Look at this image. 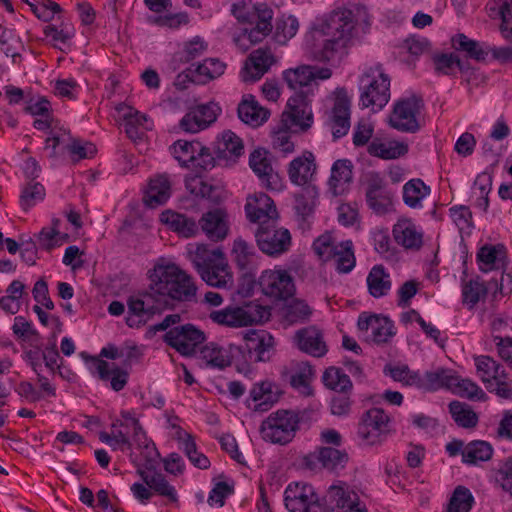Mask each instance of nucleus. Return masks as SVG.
Returning <instances> with one entry per match:
<instances>
[{
	"label": "nucleus",
	"mask_w": 512,
	"mask_h": 512,
	"mask_svg": "<svg viewBox=\"0 0 512 512\" xmlns=\"http://www.w3.org/2000/svg\"><path fill=\"white\" fill-rule=\"evenodd\" d=\"M354 14L348 9L331 12L312 31L315 58L335 62L347 54L346 49L354 29Z\"/></svg>",
	"instance_id": "1"
},
{
	"label": "nucleus",
	"mask_w": 512,
	"mask_h": 512,
	"mask_svg": "<svg viewBox=\"0 0 512 512\" xmlns=\"http://www.w3.org/2000/svg\"><path fill=\"white\" fill-rule=\"evenodd\" d=\"M325 506L319 503L312 486L304 482L290 484V512H367L358 495L345 483L329 487Z\"/></svg>",
	"instance_id": "2"
},
{
	"label": "nucleus",
	"mask_w": 512,
	"mask_h": 512,
	"mask_svg": "<svg viewBox=\"0 0 512 512\" xmlns=\"http://www.w3.org/2000/svg\"><path fill=\"white\" fill-rule=\"evenodd\" d=\"M152 294L164 309L196 299L197 287L192 278L174 263H158L150 274Z\"/></svg>",
	"instance_id": "3"
},
{
	"label": "nucleus",
	"mask_w": 512,
	"mask_h": 512,
	"mask_svg": "<svg viewBox=\"0 0 512 512\" xmlns=\"http://www.w3.org/2000/svg\"><path fill=\"white\" fill-rule=\"evenodd\" d=\"M360 104L363 108L381 110L390 99V78L381 66L370 68L360 78Z\"/></svg>",
	"instance_id": "4"
},
{
	"label": "nucleus",
	"mask_w": 512,
	"mask_h": 512,
	"mask_svg": "<svg viewBox=\"0 0 512 512\" xmlns=\"http://www.w3.org/2000/svg\"><path fill=\"white\" fill-rule=\"evenodd\" d=\"M270 317V310L256 301L245 302L241 306H229L213 311L210 318L213 322L228 327H244L262 323Z\"/></svg>",
	"instance_id": "5"
},
{
	"label": "nucleus",
	"mask_w": 512,
	"mask_h": 512,
	"mask_svg": "<svg viewBox=\"0 0 512 512\" xmlns=\"http://www.w3.org/2000/svg\"><path fill=\"white\" fill-rule=\"evenodd\" d=\"M126 324L131 328L145 325L153 316L164 309L152 294L150 287L142 292L131 295L127 299Z\"/></svg>",
	"instance_id": "6"
},
{
	"label": "nucleus",
	"mask_w": 512,
	"mask_h": 512,
	"mask_svg": "<svg viewBox=\"0 0 512 512\" xmlns=\"http://www.w3.org/2000/svg\"><path fill=\"white\" fill-rule=\"evenodd\" d=\"M237 350L246 362L269 361L274 352V338L265 330L251 329L243 333V344Z\"/></svg>",
	"instance_id": "7"
},
{
	"label": "nucleus",
	"mask_w": 512,
	"mask_h": 512,
	"mask_svg": "<svg viewBox=\"0 0 512 512\" xmlns=\"http://www.w3.org/2000/svg\"><path fill=\"white\" fill-rule=\"evenodd\" d=\"M313 122L314 117L308 91L296 90V87L290 84V134L307 132Z\"/></svg>",
	"instance_id": "8"
},
{
	"label": "nucleus",
	"mask_w": 512,
	"mask_h": 512,
	"mask_svg": "<svg viewBox=\"0 0 512 512\" xmlns=\"http://www.w3.org/2000/svg\"><path fill=\"white\" fill-rule=\"evenodd\" d=\"M318 189L315 185H306L293 192V210L297 227L301 233L310 230L318 204Z\"/></svg>",
	"instance_id": "9"
},
{
	"label": "nucleus",
	"mask_w": 512,
	"mask_h": 512,
	"mask_svg": "<svg viewBox=\"0 0 512 512\" xmlns=\"http://www.w3.org/2000/svg\"><path fill=\"white\" fill-rule=\"evenodd\" d=\"M390 417L381 408L366 411L358 425L357 435L364 444L375 445L382 441L388 431Z\"/></svg>",
	"instance_id": "10"
},
{
	"label": "nucleus",
	"mask_w": 512,
	"mask_h": 512,
	"mask_svg": "<svg viewBox=\"0 0 512 512\" xmlns=\"http://www.w3.org/2000/svg\"><path fill=\"white\" fill-rule=\"evenodd\" d=\"M422 107V99L416 96L399 100L390 115V125L401 132H416L420 128L416 117Z\"/></svg>",
	"instance_id": "11"
},
{
	"label": "nucleus",
	"mask_w": 512,
	"mask_h": 512,
	"mask_svg": "<svg viewBox=\"0 0 512 512\" xmlns=\"http://www.w3.org/2000/svg\"><path fill=\"white\" fill-rule=\"evenodd\" d=\"M204 340V332L192 324L176 326L164 335V341L184 356L193 355Z\"/></svg>",
	"instance_id": "12"
},
{
	"label": "nucleus",
	"mask_w": 512,
	"mask_h": 512,
	"mask_svg": "<svg viewBox=\"0 0 512 512\" xmlns=\"http://www.w3.org/2000/svg\"><path fill=\"white\" fill-rule=\"evenodd\" d=\"M221 107L216 102L199 104L189 109L179 122L184 132L198 133L210 127L221 114Z\"/></svg>",
	"instance_id": "13"
},
{
	"label": "nucleus",
	"mask_w": 512,
	"mask_h": 512,
	"mask_svg": "<svg viewBox=\"0 0 512 512\" xmlns=\"http://www.w3.org/2000/svg\"><path fill=\"white\" fill-rule=\"evenodd\" d=\"M244 209L249 222L257 227L277 224L279 216L274 201L265 193L249 195Z\"/></svg>",
	"instance_id": "14"
},
{
	"label": "nucleus",
	"mask_w": 512,
	"mask_h": 512,
	"mask_svg": "<svg viewBox=\"0 0 512 512\" xmlns=\"http://www.w3.org/2000/svg\"><path fill=\"white\" fill-rule=\"evenodd\" d=\"M263 295L277 304L288 300V270L280 267L262 271L257 280Z\"/></svg>",
	"instance_id": "15"
},
{
	"label": "nucleus",
	"mask_w": 512,
	"mask_h": 512,
	"mask_svg": "<svg viewBox=\"0 0 512 512\" xmlns=\"http://www.w3.org/2000/svg\"><path fill=\"white\" fill-rule=\"evenodd\" d=\"M285 394V390L278 384L264 380L253 384L249 397L246 400L247 407L255 412H265L276 404Z\"/></svg>",
	"instance_id": "16"
},
{
	"label": "nucleus",
	"mask_w": 512,
	"mask_h": 512,
	"mask_svg": "<svg viewBox=\"0 0 512 512\" xmlns=\"http://www.w3.org/2000/svg\"><path fill=\"white\" fill-rule=\"evenodd\" d=\"M351 102L345 88H337L334 105L329 115V126L334 140L345 136L350 129Z\"/></svg>",
	"instance_id": "17"
},
{
	"label": "nucleus",
	"mask_w": 512,
	"mask_h": 512,
	"mask_svg": "<svg viewBox=\"0 0 512 512\" xmlns=\"http://www.w3.org/2000/svg\"><path fill=\"white\" fill-rule=\"evenodd\" d=\"M366 202L376 214L383 215L392 206L393 194L387 189L384 180L378 173H370L366 183Z\"/></svg>",
	"instance_id": "18"
},
{
	"label": "nucleus",
	"mask_w": 512,
	"mask_h": 512,
	"mask_svg": "<svg viewBox=\"0 0 512 512\" xmlns=\"http://www.w3.org/2000/svg\"><path fill=\"white\" fill-rule=\"evenodd\" d=\"M293 342L301 352L312 357L322 358L328 352L323 332L316 325L306 326L297 330L294 333Z\"/></svg>",
	"instance_id": "19"
},
{
	"label": "nucleus",
	"mask_w": 512,
	"mask_h": 512,
	"mask_svg": "<svg viewBox=\"0 0 512 512\" xmlns=\"http://www.w3.org/2000/svg\"><path fill=\"white\" fill-rule=\"evenodd\" d=\"M277 224L257 227L254 232L259 249L269 255L276 256L286 251L288 229H276Z\"/></svg>",
	"instance_id": "20"
},
{
	"label": "nucleus",
	"mask_w": 512,
	"mask_h": 512,
	"mask_svg": "<svg viewBox=\"0 0 512 512\" xmlns=\"http://www.w3.org/2000/svg\"><path fill=\"white\" fill-rule=\"evenodd\" d=\"M260 433L265 441L285 445L288 443V410L271 413L261 424Z\"/></svg>",
	"instance_id": "21"
},
{
	"label": "nucleus",
	"mask_w": 512,
	"mask_h": 512,
	"mask_svg": "<svg viewBox=\"0 0 512 512\" xmlns=\"http://www.w3.org/2000/svg\"><path fill=\"white\" fill-rule=\"evenodd\" d=\"M85 360L91 362L90 370L92 373H97L102 381H110V387L118 392L121 391L128 382L129 374L115 364L110 365L108 362L96 357H89L85 352L81 353Z\"/></svg>",
	"instance_id": "22"
},
{
	"label": "nucleus",
	"mask_w": 512,
	"mask_h": 512,
	"mask_svg": "<svg viewBox=\"0 0 512 512\" xmlns=\"http://www.w3.org/2000/svg\"><path fill=\"white\" fill-rule=\"evenodd\" d=\"M357 326L361 331L371 330V340L376 344L386 343L395 334L393 322L385 316L362 313Z\"/></svg>",
	"instance_id": "23"
},
{
	"label": "nucleus",
	"mask_w": 512,
	"mask_h": 512,
	"mask_svg": "<svg viewBox=\"0 0 512 512\" xmlns=\"http://www.w3.org/2000/svg\"><path fill=\"white\" fill-rule=\"evenodd\" d=\"M199 225L205 235L212 241H222L229 232L228 215L225 210L216 208L204 213Z\"/></svg>",
	"instance_id": "24"
},
{
	"label": "nucleus",
	"mask_w": 512,
	"mask_h": 512,
	"mask_svg": "<svg viewBox=\"0 0 512 512\" xmlns=\"http://www.w3.org/2000/svg\"><path fill=\"white\" fill-rule=\"evenodd\" d=\"M352 178V162L348 159L336 160L331 168V175L328 181V191L334 197L345 194L349 190Z\"/></svg>",
	"instance_id": "25"
},
{
	"label": "nucleus",
	"mask_w": 512,
	"mask_h": 512,
	"mask_svg": "<svg viewBox=\"0 0 512 512\" xmlns=\"http://www.w3.org/2000/svg\"><path fill=\"white\" fill-rule=\"evenodd\" d=\"M232 257L237 268L242 272H256L261 261V256L255 247L242 238L234 241Z\"/></svg>",
	"instance_id": "26"
},
{
	"label": "nucleus",
	"mask_w": 512,
	"mask_h": 512,
	"mask_svg": "<svg viewBox=\"0 0 512 512\" xmlns=\"http://www.w3.org/2000/svg\"><path fill=\"white\" fill-rule=\"evenodd\" d=\"M316 373L314 367L308 361L296 362L290 373V386L303 397H312L314 389L312 382Z\"/></svg>",
	"instance_id": "27"
},
{
	"label": "nucleus",
	"mask_w": 512,
	"mask_h": 512,
	"mask_svg": "<svg viewBox=\"0 0 512 512\" xmlns=\"http://www.w3.org/2000/svg\"><path fill=\"white\" fill-rule=\"evenodd\" d=\"M238 117L252 127H259L269 118V111L262 107L251 94L244 95L238 104Z\"/></svg>",
	"instance_id": "28"
},
{
	"label": "nucleus",
	"mask_w": 512,
	"mask_h": 512,
	"mask_svg": "<svg viewBox=\"0 0 512 512\" xmlns=\"http://www.w3.org/2000/svg\"><path fill=\"white\" fill-rule=\"evenodd\" d=\"M316 170L314 155L306 151L290 162V181L300 187L312 185L310 180Z\"/></svg>",
	"instance_id": "29"
},
{
	"label": "nucleus",
	"mask_w": 512,
	"mask_h": 512,
	"mask_svg": "<svg viewBox=\"0 0 512 512\" xmlns=\"http://www.w3.org/2000/svg\"><path fill=\"white\" fill-rule=\"evenodd\" d=\"M171 196V182L167 174H159L151 178L145 191L144 202L148 207L155 208L166 203Z\"/></svg>",
	"instance_id": "30"
},
{
	"label": "nucleus",
	"mask_w": 512,
	"mask_h": 512,
	"mask_svg": "<svg viewBox=\"0 0 512 512\" xmlns=\"http://www.w3.org/2000/svg\"><path fill=\"white\" fill-rule=\"evenodd\" d=\"M249 166L266 187L277 188L278 176L273 174V168L265 149L258 148L250 154Z\"/></svg>",
	"instance_id": "31"
},
{
	"label": "nucleus",
	"mask_w": 512,
	"mask_h": 512,
	"mask_svg": "<svg viewBox=\"0 0 512 512\" xmlns=\"http://www.w3.org/2000/svg\"><path fill=\"white\" fill-rule=\"evenodd\" d=\"M244 151L242 139L231 130L224 131L215 142V154L219 160L235 162Z\"/></svg>",
	"instance_id": "32"
},
{
	"label": "nucleus",
	"mask_w": 512,
	"mask_h": 512,
	"mask_svg": "<svg viewBox=\"0 0 512 512\" xmlns=\"http://www.w3.org/2000/svg\"><path fill=\"white\" fill-rule=\"evenodd\" d=\"M479 269L488 272L493 269H504L507 265V255L504 245H484L477 253Z\"/></svg>",
	"instance_id": "33"
},
{
	"label": "nucleus",
	"mask_w": 512,
	"mask_h": 512,
	"mask_svg": "<svg viewBox=\"0 0 512 512\" xmlns=\"http://www.w3.org/2000/svg\"><path fill=\"white\" fill-rule=\"evenodd\" d=\"M271 64V56L263 49L253 51L246 61L241 76L245 82H255L259 80L268 70Z\"/></svg>",
	"instance_id": "34"
},
{
	"label": "nucleus",
	"mask_w": 512,
	"mask_h": 512,
	"mask_svg": "<svg viewBox=\"0 0 512 512\" xmlns=\"http://www.w3.org/2000/svg\"><path fill=\"white\" fill-rule=\"evenodd\" d=\"M199 275L210 286L219 289H231L233 287V275L225 257Z\"/></svg>",
	"instance_id": "35"
},
{
	"label": "nucleus",
	"mask_w": 512,
	"mask_h": 512,
	"mask_svg": "<svg viewBox=\"0 0 512 512\" xmlns=\"http://www.w3.org/2000/svg\"><path fill=\"white\" fill-rule=\"evenodd\" d=\"M188 257L194 268L200 274L223 259L225 256L221 249H210L206 245L201 244L197 245L194 249H189Z\"/></svg>",
	"instance_id": "36"
},
{
	"label": "nucleus",
	"mask_w": 512,
	"mask_h": 512,
	"mask_svg": "<svg viewBox=\"0 0 512 512\" xmlns=\"http://www.w3.org/2000/svg\"><path fill=\"white\" fill-rule=\"evenodd\" d=\"M366 283L369 294L374 298L386 296L392 288L390 274L383 265H375L371 268Z\"/></svg>",
	"instance_id": "37"
},
{
	"label": "nucleus",
	"mask_w": 512,
	"mask_h": 512,
	"mask_svg": "<svg viewBox=\"0 0 512 512\" xmlns=\"http://www.w3.org/2000/svg\"><path fill=\"white\" fill-rule=\"evenodd\" d=\"M457 381V374L451 369L438 368L435 371H427L423 374L422 389L436 391L441 388L453 389Z\"/></svg>",
	"instance_id": "38"
},
{
	"label": "nucleus",
	"mask_w": 512,
	"mask_h": 512,
	"mask_svg": "<svg viewBox=\"0 0 512 512\" xmlns=\"http://www.w3.org/2000/svg\"><path fill=\"white\" fill-rule=\"evenodd\" d=\"M395 241L407 249H419L422 245V234L416 230L409 220H401L393 228Z\"/></svg>",
	"instance_id": "39"
},
{
	"label": "nucleus",
	"mask_w": 512,
	"mask_h": 512,
	"mask_svg": "<svg viewBox=\"0 0 512 512\" xmlns=\"http://www.w3.org/2000/svg\"><path fill=\"white\" fill-rule=\"evenodd\" d=\"M144 483L160 496L168 498L170 502L177 503L178 495L175 488L168 483L165 476L156 471H140Z\"/></svg>",
	"instance_id": "40"
},
{
	"label": "nucleus",
	"mask_w": 512,
	"mask_h": 512,
	"mask_svg": "<svg viewBox=\"0 0 512 512\" xmlns=\"http://www.w3.org/2000/svg\"><path fill=\"white\" fill-rule=\"evenodd\" d=\"M162 222L183 237H192L198 232L199 223L184 214L167 211L162 214Z\"/></svg>",
	"instance_id": "41"
},
{
	"label": "nucleus",
	"mask_w": 512,
	"mask_h": 512,
	"mask_svg": "<svg viewBox=\"0 0 512 512\" xmlns=\"http://www.w3.org/2000/svg\"><path fill=\"white\" fill-rule=\"evenodd\" d=\"M494 449L492 445L484 440H474L466 444L463 451V463L468 465H478L480 462H486L493 456Z\"/></svg>",
	"instance_id": "42"
},
{
	"label": "nucleus",
	"mask_w": 512,
	"mask_h": 512,
	"mask_svg": "<svg viewBox=\"0 0 512 512\" xmlns=\"http://www.w3.org/2000/svg\"><path fill=\"white\" fill-rule=\"evenodd\" d=\"M322 382L327 389L337 393H350L353 388L349 376L342 369L335 366L325 369L322 375Z\"/></svg>",
	"instance_id": "43"
},
{
	"label": "nucleus",
	"mask_w": 512,
	"mask_h": 512,
	"mask_svg": "<svg viewBox=\"0 0 512 512\" xmlns=\"http://www.w3.org/2000/svg\"><path fill=\"white\" fill-rule=\"evenodd\" d=\"M200 357L213 368L224 369L231 365L229 352L218 344L211 342L200 349Z\"/></svg>",
	"instance_id": "44"
},
{
	"label": "nucleus",
	"mask_w": 512,
	"mask_h": 512,
	"mask_svg": "<svg viewBox=\"0 0 512 512\" xmlns=\"http://www.w3.org/2000/svg\"><path fill=\"white\" fill-rule=\"evenodd\" d=\"M408 146L405 143L390 141L387 143L373 141L368 146V152L372 156L382 159H396L407 153Z\"/></svg>",
	"instance_id": "45"
},
{
	"label": "nucleus",
	"mask_w": 512,
	"mask_h": 512,
	"mask_svg": "<svg viewBox=\"0 0 512 512\" xmlns=\"http://www.w3.org/2000/svg\"><path fill=\"white\" fill-rule=\"evenodd\" d=\"M430 193V187L421 179H412L403 187L404 203L410 208L421 207V200Z\"/></svg>",
	"instance_id": "46"
},
{
	"label": "nucleus",
	"mask_w": 512,
	"mask_h": 512,
	"mask_svg": "<svg viewBox=\"0 0 512 512\" xmlns=\"http://www.w3.org/2000/svg\"><path fill=\"white\" fill-rule=\"evenodd\" d=\"M452 47L456 51L466 53L468 58L476 61L485 60L487 53L482 49L479 42L468 38L463 33H458L451 39Z\"/></svg>",
	"instance_id": "47"
},
{
	"label": "nucleus",
	"mask_w": 512,
	"mask_h": 512,
	"mask_svg": "<svg viewBox=\"0 0 512 512\" xmlns=\"http://www.w3.org/2000/svg\"><path fill=\"white\" fill-rule=\"evenodd\" d=\"M317 459L322 466L330 471L344 468L348 461V454L332 447H322L319 450Z\"/></svg>",
	"instance_id": "48"
},
{
	"label": "nucleus",
	"mask_w": 512,
	"mask_h": 512,
	"mask_svg": "<svg viewBox=\"0 0 512 512\" xmlns=\"http://www.w3.org/2000/svg\"><path fill=\"white\" fill-rule=\"evenodd\" d=\"M294 285L290 277V325L303 324L310 321L313 309L305 300L292 297Z\"/></svg>",
	"instance_id": "49"
},
{
	"label": "nucleus",
	"mask_w": 512,
	"mask_h": 512,
	"mask_svg": "<svg viewBox=\"0 0 512 512\" xmlns=\"http://www.w3.org/2000/svg\"><path fill=\"white\" fill-rule=\"evenodd\" d=\"M487 292L488 287L479 277L470 279L462 286L463 303L468 305L469 308H474L482 298L486 297Z\"/></svg>",
	"instance_id": "50"
},
{
	"label": "nucleus",
	"mask_w": 512,
	"mask_h": 512,
	"mask_svg": "<svg viewBox=\"0 0 512 512\" xmlns=\"http://www.w3.org/2000/svg\"><path fill=\"white\" fill-rule=\"evenodd\" d=\"M226 65L216 58L205 59L194 70L197 83H206L224 73Z\"/></svg>",
	"instance_id": "51"
},
{
	"label": "nucleus",
	"mask_w": 512,
	"mask_h": 512,
	"mask_svg": "<svg viewBox=\"0 0 512 512\" xmlns=\"http://www.w3.org/2000/svg\"><path fill=\"white\" fill-rule=\"evenodd\" d=\"M474 503L470 490L464 486H457L449 500L446 512H469Z\"/></svg>",
	"instance_id": "52"
},
{
	"label": "nucleus",
	"mask_w": 512,
	"mask_h": 512,
	"mask_svg": "<svg viewBox=\"0 0 512 512\" xmlns=\"http://www.w3.org/2000/svg\"><path fill=\"white\" fill-rule=\"evenodd\" d=\"M45 195V188L40 182L29 181L21 192L20 206L23 210L28 211L31 207L42 201Z\"/></svg>",
	"instance_id": "53"
},
{
	"label": "nucleus",
	"mask_w": 512,
	"mask_h": 512,
	"mask_svg": "<svg viewBox=\"0 0 512 512\" xmlns=\"http://www.w3.org/2000/svg\"><path fill=\"white\" fill-rule=\"evenodd\" d=\"M449 411L453 420L461 427L472 428L478 423L476 413L458 401H452L449 404Z\"/></svg>",
	"instance_id": "54"
},
{
	"label": "nucleus",
	"mask_w": 512,
	"mask_h": 512,
	"mask_svg": "<svg viewBox=\"0 0 512 512\" xmlns=\"http://www.w3.org/2000/svg\"><path fill=\"white\" fill-rule=\"evenodd\" d=\"M273 148L279 150L283 156L288 153V103L281 114V120L272 130Z\"/></svg>",
	"instance_id": "55"
},
{
	"label": "nucleus",
	"mask_w": 512,
	"mask_h": 512,
	"mask_svg": "<svg viewBox=\"0 0 512 512\" xmlns=\"http://www.w3.org/2000/svg\"><path fill=\"white\" fill-rule=\"evenodd\" d=\"M199 142L178 140L172 146V153L181 166L192 164L199 149Z\"/></svg>",
	"instance_id": "56"
},
{
	"label": "nucleus",
	"mask_w": 512,
	"mask_h": 512,
	"mask_svg": "<svg viewBox=\"0 0 512 512\" xmlns=\"http://www.w3.org/2000/svg\"><path fill=\"white\" fill-rule=\"evenodd\" d=\"M333 258H335L336 270L339 273H349L356 264L352 242L350 240L342 242L340 249H336Z\"/></svg>",
	"instance_id": "57"
},
{
	"label": "nucleus",
	"mask_w": 512,
	"mask_h": 512,
	"mask_svg": "<svg viewBox=\"0 0 512 512\" xmlns=\"http://www.w3.org/2000/svg\"><path fill=\"white\" fill-rule=\"evenodd\" d=\"M288 466L286 460L281 458L273 462L268 470L267 483L272 491H279L287 480Z\"/></svg>",
	"instance_id": "58"
},
{
	"label": "nucleus",
	"mask_w": 512,
	"mask_h": 512,
	"mask_svg": "<svg viewBox=\"0 0 512 512\" xmlns=\"http://www.w3.org/2000/svg\"><path fill=\"white\" fill-rule=\"evenodd\" d=\"M132 429H125L122 427L112 428L111 434L107 432H100L99 439L103 443L108 444L113 449H117L119 445L125 446L127 449L132 448V441L129 437V433Z\"/></svg>",
	"instance_id": "59"
},
{
	"label": "nucleus",
	"mask_w": 512,
	"mask_h": 512,
	"mask_svg": "<svg viewBox=\"0 0 512 512\" xmlns=\"http://www.w3.org/2000/svg\"><path fill=\"white\" fill-rule=\"evenodd\" d=\"M453 385L452 391L461 397L468 398L471 400L484 399L485 393L483 390L474 382L469 379H461L457 375V381Z\"/></svg>",
	"instance_id": "60"
},
{
	"label": "nucleus",
	"mask_w": 512,
	"mask_h": 512,
	"mask_svg": "<svg viewBox=\"0 0 512 512\" xmlns=\"http://www.w3.org/2000/svg\"><path fill=\"white\" fill-rule=\"evenodd\" d=\"M337 248L338 247H336L333 243L332 235L328 232L320 235L313 242V250L322 261H328L332 259L336 253Z\"/></svg>",
	"instance_id": "61"
},
{
	"label": "nucleus",
	"mask_w": 512,
	"mask_h": 512,
	"mask_svg": "<svg viewBox=\"0 0 512 512\" xmlns=\"http://www.w3.org/2000/svg\"><path fill=\"white\" fill-rule=\"evenodd\" d=\"M207 47V43H205L200 37L196 36L184 44V47L180 52V60L183 62H190L202 56L207 50Z\"/></svg>",
	"instance_id": "62"
},
{
	"label": "nucleus",
	"mask_w": 512,
	"mask_h": 512,
	"mask_svg": "<svg viewBox=\"0 0 512 512\" xmlns=\"http://www.w3.org/2000/svg\"><path fill=\"white\" fill-rule=\"evenodd\" d=\"M293 73V78H290V84L296 87V90L304 89L308 91V95L311 94L309 88L310 82L314 79V73L311 66H302L296 69H290Z\"/></svg>",
	"instance_id": "63"
},
{
	"label": "nucleus",
	"mask_w": 512,
	"mask_h": 512,
	"mask_svg": "<svg viewBox=\"0 0 512 512\" xmlns=\"http://www.w3.org/2000/svg\"><path fill=\"white\" fill-rule=\"evenodd\" d=\"M254 5L250 1L238 0L232 4L231 13L239 22L254 23Z\"/></svg>",
	"instance_id": "64"
}]
</instances>
